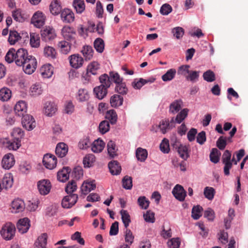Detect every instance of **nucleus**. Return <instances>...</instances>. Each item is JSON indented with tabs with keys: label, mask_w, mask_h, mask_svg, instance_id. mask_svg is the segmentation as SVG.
<instances>
[{
	"label": "nucleus",
	"mask_w": 248,
	"mask_h": 248,
	"mask_svg": "<svg viewBox=\"0 0 248 248\" xmlns=\"http://www.w3.org/2000/svg\"><path fill=\"white\" fill-rule=\"evenodd\" d=\"M105 145L102 140L99 139L95 140L92 144V150L94 153H100L103 150Z\"/></svg>",
	"instance_id": "29"
},
{
	"label": "nucleus",
	"mask_w": 248,
	"mask_h": 248,
	"mask_svg": "<svg viewBox=\"0 0 248 248\" xmlns=\"http://www.w3.org/2000/svg\"><path fill=\"white\" fill-rule=\"evenodd\" d=\"M37 62L35 58L32 56H30L21 66L26 74L31 75L36 70Z\"/></svg>",
	"instance_id": "3"
},
{
	"label": "nucleus",
	"mask_w": 248,
	"mask_h": 248,
	"mask_svg": "<svg viewBox=\"0 0 248 248\" xmlns=\"http://www.w3.org/2000/svg\"><path fill=\"white\" fill-rule=\"evenodd\" d=\"M40 73L44 78H49L53 75V67L50 64H45L41 68Z\"/></svg>",
	"instance_id": "21"
},
{
	"label": "nucleus",
	"mask_w": 248,
	"mask_h": 248,
	"mask_svg": "<svg viewBox=\"0 0 248 248\" xmlns=\"http://www.w3.org/2000/svg\"><path fill=\"white\" fill-rule=\"evenodd\" d=\"M44 54L45 56L50 57L51 58H55L56 52L55 49L49 46H46L44 49Z\"/></svg>",
	"instance_id": "52"
},
{
	"label": "nucleus",
	"mask_w": 248,
	"mask_h": 248,
	"mask_svg": "<svg viewBox=\"0 0 248 248\" xmlns=\"http://www.w3.org/2000/svg\"><path fill=\"white\" fill-rule=\"evenodd\" d=\"M108 168L109 170H121L122 168L120 163L116 160L109 162L108 164Z\"/></svg>",
	"instance_id": "64"
},
{
	"label": "nucleus",
	"mask_w": 248,
	"mask_h": 248,
	"mask_svg": "<svg viewBox=\"0 0 248 248\" xmlns=\"http://www.w3.org/2000/svg\"><path fill=\"white\" fill-rule=\"evenodd\" d=\"M108 89L104 86L99 85L95 87L93 91L96 97L101 100L104 98L107 94Z\"/></svg>",
	"instance_id": "26"
},
{
	"label": "nucleus",
	"mask_w": 248,
	"mask_h": 248,
	"mask_svg": "<svg viewBox=\"0 0 248 248\" xmlns=\"http://www.w3.org/2000/svg\"><path fill=\"white\" fill-rule=\"evenodd\" d=\"M110 126L109 122L107 120L102 121L99 125V130L102 134H105L109 130Z\"/></svg>",
	"instance_id": "58"
},
{
	"label": "nucleus",
	"mask_w": 248,
	"mask_h": 248,
	"mask_svg": "<svg viewBox=\"0 0 248 248\" xmlns=\"http://www.w3.org/2000/svg\"><path fill=\"white\" fill-rule=\"evenodd\" d=\"M172 193L174 197L180 202L184 201L186 195L184 187L180 185H176L174 186Z\"/></svg>",
	"instance_id": "11"
},
{
	"label": "nucleus",
	"mask_w": 248,
	"mask_h": 248,
	"mask_svg": "<svg viewBox=\"0 0 248 248\" xmlns=\"http://www.w3.org/2000/svg\"><path fill=\"white\" fill-rule=\"evenodd\" d=\"M203 79L209 82H211L216 80L215 74L211 70H208L203 74Z\"/></svg>",
	"instance_id": "54"
},
{
	"label": "nucleus",
	"mask_w": 248,
	"mask_h": 248,
	"mask_svg": "<svg viewBox=\"0 0 248 248\" xmlns=\"http://www.w3.org/2000/svg\"><path fill=\"white\" fill-rule=\"evenodd\" d=\"M187 150V147L186 145L180 146L177 149V152L180 156L184 160H186L188 157Z\"/></svg>",
	"instance_id": "63"
},
{
	"label": "nucleus",
	"mask_w": 248,
	"mask_h": 248,
	"mask_svg": "<svg viewBox=\"0 0 248 248\" xmlns=\"http://www.w3.org/2000/svg\"><path fill=\"white\" fill-rule=\"evenodd\" d=\"M99 69V64L96 62H93L90 63L87 69V74L89 75H95L97 74V71Z\"/></svg>",
	"instance_id": "35"
},
{
	"label": "nucleus",
	"mask_w": 248,
	"mask_h": 248,
	"mask_svg": "<svg viewBox=\"0 0 248 248\" xmlns=\"http://www.w3.org/2000/svg\"><path fill=\"white\" fill-rule=\"evenodd\" d=\"M99 81L101 83L100 86H104L106 88H108L111 84V81L110 78V76H108L106 74H103L99 77Z\"/></svg>",
	"instance_id": "40"
},
{
	"label": "nucleus",
	"mask_w": 248,
	"mask_h": 248,
	"mask_svg": "<svg viewBox=\"0 0 248 248\" xmlns=\"http://www.w3.org/2000/svg\"><path fill=\"white\" fill-rule=\"evenodd\" d=\"M86 61H89L92 59L93 55V47L89 45L84 46L81 51Z\"/></svg>",
	"instance_id": "25"
},
{
	"label": "nucleus",
	"mask_w": 248,
	"mask_h": 248,
	"mask_svg": "<svg viewBox=\"0 0 248 248\" xmlns=\"http://www.w3.org/2000/svg\"><path fill=\"white\" fill-rule=\"evenodd\" d=\"M73 6L78 14H82L85 9V4L84 0H74Z\"/></svg>",
	"instance_id": "30"
},
{
	"label": "nucleus",
	"mask_w": 248,
	"mask_h": 248,
	"mask_svg": "<svg viewBox=\"0 0 248 248\" xmlns=\"http://www.w3.org/2000/svg\"><path fill=\"white\" fill-rule=\"evenodd\" d=\"M37 187L41 195H46L50 192L51 185L49 180L43 179L38 181Z\"/></svg>",
	"instance_id": "8"
},
{
	"label": "nucleus",
	"mask_w": 248,
	"mask_h": 248,
	"mask_svg": "<svg viewBox=\"0 0 248 248\" xmlns=\"http://www.w3.org/2000/svg\"><path fill=\"white\" fill-rule=\"evenodd\" d=\"M108 152L109 157H114L117 155V148L116 147L115 143L112 140H109L107 144Z\"/></svg>",
	"instance_id": "37"
},
{
	"label": "nucleus",
	"mask_w": 248,
	"mask_h": 248,
	"mask_svg": "<svg viewBox=\"0 0 248 248\" xmlns=\"http://www.w3.org/2000/svg\"><path fill=\"white\" fill-rule=\"evenodd\" d=\"M47 235L46 233L42 234L38 237L37 240L35 241L34 245L36 248H46L47 244Z\"/></svg>",
	"instance_id": "28"
},
{
	"label": "nucleus",
	"mask_w": 248,
	"mask_h": 248,
	"mask_svg": "<svg viewBox=\"0 0 248 248\" xmlns=\"http://www.w3.org/2000/svg\"><path fill=\"white\" fill-rule=\"evenodd\" d=\"M30 56L25 49L19 48L16 50L10 48L6 54L5 60L9 63L15 62L17 66H21Z\"/></svg>",
	"instance_id": "1"
},
{
	"label": "nucleus",
	"mask_w": 248,
	"mask_h": 248,
	"mask_svg": "<svg viewBox=\"0 0 248 248\" xmlns=\"http://www.w3.org/2000/svg\"><path fill=\"white\" fill-rule=\"evenodd\" d=\"M89 98L88 91L85 89H79L78 92V99L81 102L87 100Z\"/></svg>",
	"instance_id": "62"
},
{
	"label": "nucleus",
	"mask_w": 248,
	"mask_h": 248,
	"mask_svg": "<svg viewBox=\"0 0 248 248\" xmlns=\"http://www.w3.org/2000/svg\"><path fill=\"white\" fill-rule=\"evenodd\" d=\"M62 34L64 39L71 43H76V32L73 27L69 26H64L62 30Z\"/></svg>",
	"instance_id": "4"
},
{
	"label": "nucleus",
	"mask_w": 248,
	"mask_h": 248,
	"mask_svg": "<svg viewBox=\"0 0 248 248\" xmlns=\"http://www.w3.org/2000/svg\"><path fill=\"white\" fill-rule=\"evenodd\" d=\"M71 43L66 41H62L58 43V46L62 53L67 54L71 50Z\"/></svg>",
	"instance_id": "34"
},
{
	"label": "nucleus",
	"mask_w": 248,
	"mask_h": 248,
	"mask_svg": "<svg viewBox=\"0 0 248 248\" xmlns=\"http://www.w3.org/2000/svg\"><path fill=\"white\" fill-rule=\"evenodd\" d=\"M30 44L33 47H37L39 46L40 37L38 34L35 33L31 34Z\"/></svg>",
	"instance_id": "53"
},
{
	"label": "nucleus",
	"mask_w": 248,
	"mask_h": 248,
	"mask_svg": "<svg viewBox=\"0 0 248 248\" xmlns=\"http://www.w3.org/2000/svg\"><path fill=\"white\" fill-rule=\"evenodd\" d=\"M21 39L19 34L16 31H10L8 41L11 45H14Z\"/></svg>",
	"instance_id": "45"
},
{
	"label": "nucleus",
	"mask_w": 248,
	"mask_h": 248,
	"mask_svg": "<svg viewBox=\"0 0 248 248\" xmlns=\"http://www.w3.org/2000/svg\"><path fill=\"white\" fill-rule=\"evenodd\" d=\"M25 207L24 201L21 199H17L12 202L11 210L13 213H18L23 211Z\"/></svg>",
	"instance_id": "14"
},
{
	"label": "nucleus",
	"mask_w": 248,
	"mask_h": 248,
	"mask_svg": "<svg viewBox=\"0 0 248 248\" xmlns=\"http://www.w3.org/2000/svg\"><path fill=\"white\" fill-rule=\"evenodd\" d=\"M105 118L108 120L111 124H115L117 120V115L114 109H110L107 111Z\"/></svg>",
	"instance_id": "38"
},
{
	"label": "nucleus",
	"mask_w": 248,
	"mask_h": 248,
	"mask_svg": "<svg viewBox=\"0 0 248 248\" xmlns=\"http://www.w3.org/2000/svg\"><path fill=\"white\" fill-rule=\"evenodd\" d=\"M57 108L55 105L51 102H47L44 107V113L48 116H51L55 113Z\"/></svg>",
	"instance_id": "24"
},
{
	"label": "nucleus",
	"mask_w": 248,
	"mask_h": 248,
	"mask_svg": "<svg viewBox=\"0 0 248 248\" xmlns=\"http://www.w3.org/2000/svg\"><path fill=\"white\" fill-rule=\"evenodd\" d=\"M124 101L123 97L118 94H114L112 96L110 99V103L112 107L116 108L121 106Z\"/></svg>",
	"instance_id": "31"
},
{
	"label": "nucleus",
	"mask_w": 248,
	"mask_h": 248,
	"mask_svg": "<svg viewBox=\"0 0 248 248\" xmlns=\"http://www.w3.org/2000/svg\"><path fill=\"white\" fill-rule=\"evenodd\" d=\"M184 30L180 27H177L172 29V33L173 36L177 39L181 38L184 34Z\"/></svg>",
	"instance_id": "60"
},
{
	"label": "nucleus",
	"mask_w": 248,
	"mask_h": 248,
	"mask_svg": "<svg viewBox=\"0 0 248 248\" xmlns=\"http://www.w3.org/2000/svg\"><path fill=\"white\" fill-rule=\"evenodd\" d=\"M13 178L11 173L6 174L2 180V187L5 189L11 188L13 185Z\"/></svg>",
	"instance_id": "27"
},
{
	"label": "nucleus",
	"mask_w": 248,
	"mask_h": 248,
	"mask_svg": "<svg viewBox=\"0 0 248 248\" xmlns=\"http://www.w3.org/2000/svg\"><path fill=\"white\" fill-rule=\"evenodd\" d=\"M188 111L189 109L187 108L183 109L175 118V122L180 124L187 117Z\"/></svg>",
	"instance_id": "49"
},
{
	"label": "nucleus",
	"mask_w": 248,
	"mask_h": 248,
	"mask_svg": "<svg viewBox=\"0 0 248 248\" xmlns=\"http://www.w3.org/2000/svg\"><path fill=\"white\" fill-rule=\"evenodd\" d=\"M215 190L214 188L206 186L204 189V195L206 198L212 200L214 197Z\"/></svg>",
	"instance_id": "61"
},
{
	"label": "nucleus",
	"mask_w": 248,
	"mask_h": 248,
	"mask_svg": "<svg viewBox=\"0 0 248 248\" xmlns=\"http://www.w3.org/2000/svg\"><path fill=\"white\" fill-rule=\"evenodd\" d=\"M3 144L4 146L10 150H16L21 146V140H17L14 139L11 140L5 139Z\"/></svg>",
	"instance_id": "20"
},
{
	"label": "nucleus",
	"mask_w": 248,
	"mask_h": 248,
	"mask_svg": "<svg viewBox=\"0 0 248 248\" xmlns=\"http://www.w3.org/2000/svg\"><path fill=\"white\" fill-rule=\"evenodd\" d=\"M176 73V71L175 69H170L162 76V79L164 81H170L175 77Z\"/></svg>",
	"instance_id": "46"
},
{
	"label": "nucleus",
	"mask_w": 248,
	"mask_h": 248,
	"mask_svg": "<svg viewBox=\"0 0 248 248\" xmlns=\"http://www.w3.org/2000/svg\"><path fill=\"white\" fill-rule=\"evenodd\" d=\"M94 47L99 53L103 52L105 47V44L103 40L100 38H96L94 41Z\"/></svg>",
	"instance_id": "47"
},
{
	"label": "nucleus",
	"mask_w": 248,
	"mask_h": 248,
	"mask_svg": "<svg viewBox=\"0 0 248 248\" xmlns=\"http://www.w3.org/2000/svg\"><path fill=\"white\" fill-rule=\"evenodd\" d=\"M94 182L95 180L91 181L90 182H84L80 187L81 194L83 195H87L91 191L94 190L96 187V185Z\"/></svg>",
	"instance_id": "18"
},
{
	"label": "nucleus",
	"mask_w": 248,
	"mask_h": 248,
	"mask_svg": "<svg viewBox=\"0 0 248 248\" xmlns=\"http://www.w3.org/2000/svg\"><path fill=\"white\" fill-rule=\"evenodd\" d=\"M136 156L139 161L144 162L147 157L148 152L145 149L139 147L136 150Z\"/></svg>",
	"instance_id": "32"
},
{
	"label": "nucleus",
	"mask_w": 248,
	"mask_h": 248,
	"mask_svg": "<svg viewBox=\"0 0 248 248\" xmlns=\"http://www.w3.org/2000/svg\"><path fill=\"white\" fill-rule=\"evenodd\" d=\"M15 232V225L11 222H7L2 226L0 231V234L5 240H10L14 237Z\"/></svg>",
	"instance_id": "2"
},
{
	"label": "nucleus",
	"mask_w": 248,
	"mask_h": 248,
	"mask_svg": "<svg viewBox=\"0 0 248 248\" xmlns=\"http://www.w3.org/2000/svg\"><path fill=\"white\" fill-rule=\"evenodd\" d=\"M70 65L75 69H78L83 65V58L79 54H73L68 58Z\"/></svg>",
	"instance_id": "10"
},
{
	"label": "nucleus",
	"mask_w": 248,
	"mask_h": 248,
	"mask_svg": "<svg viewBox=\"0 0 248 248\" xmlns=\"http://www.w3.org/2000/svg\"><path fill=\"white\" fill-rule=\"evenodd\" d=\"M62 21L65 23H71L74 21L75 16L72 11L69 9H64L61 13Z\"/></svg>",
	"instance_id": "16"
},
{
	"label": "nucleus",
	"mask_w": 248,
	"mask_h": 248,
	"mask_svg": "<svg viewBox=\"0 0 248 248\" xmlns=\"http://www.w3.org/2000/svg\"><path fill=\"white\" fill-rule=\"evenodd\" d=\"M182 103L181 100H177L173 102L170 106V112L173 114L177 113L181 109Z\"/></svg>",
	"instance_id": "36"
},
{
	"label": "nucleus",
	"mask_w": 248,
	"mask_h": 248,
	"mask_svg": "<svg viewBox=\"0 0 248 248\" xmlns=\"http://www.w3.org/2000/svg\"><path fill=\"white\" fill-rule=\"evenodd\" d=\"M68 152V146L63 142L58 143L56 147V154L60 157H63L66 155Z\"/></svg>",
	"instance_id": "22"
},
{
	"label": "nucleus",
	"mask_w": 248,
	"mask_h": 248,
	"mask_svg": "<svg viewBox=\"0 0 248 248\" xmlns=\"http://www.w3.org/2000/svg\"><path fill=\"white\" fill-rule=\"evenodd\" d=\"M41 35L42 40L46 42L53 39L56 36V34L54 30L49 27L42 30Z\"/></svg>",
	"instance_id": "17"
},
{
	"label": "nucleus",
	"mask_w": 248,
	"mask_h": 248,
	"mask_svg": "<svg viewBox=\"0 0 248 248\" xmlns=\"http://www.w3.org/2000/svg\"><path fill=\"white\" fill-rule=\"evenodd\" d=\"M78 198L77 194H69L62 199V206L64 208H70L77 203Z\"/></svg>",
	"instance_id": "5"
},
{
	"label": "nucleus",
	"mask_w": 248,
	"mask_h": 248,
	"mask_svg": "<svg viewBox=\"0 0 248 248\" xmlns=\"http://www.w3.org/2000/svg\"><path fill=\"white\" fill-rule=\"evenodd\" d=\"M222 161L224 165L223 170H229L233 163L231 159V153L229 150H226L222 156Z\"/></svg>",
	"instance_id": "15"
},
{
	"label": "nucleus",
	"mask_w": 248,
	"mask_h": 248,
	"mask_svg": "<svg viewBox=\"0 0 248 248\" xmlns=\"http://www.w3.org/2000/svg\"><path fill=\"white\" fill-rule=\"evenodd\" d=\"M77 189V186L76 182L74 180H72L67 184L65 190L67 194H73V193L75 192Z\"/></svg>",
	"instance_id": "55"
},
{
	"label": "nucleus",
	"mask_w": 248,
	"mask_h": 248,
	"mask_svg": "<svg viewBox=\"0 0 248 248\" xmlns=\"http://www.w3.org/2000/svg\"><path fill=\"white\" fill-rule=\"evenodd\" d=\"M22 124L23 127L28 131L32 130L36 126V122L33 117L28 114L22 116Z\"/></svg>",
	"instance_id": "9"
},
{
	"label": "nucleus",
	"mask_w": 248,
	"mask_h": 248,
	"mask_svg": "<svg viewBox=\"0 0 248 248\" xmlns=\"http://www.w3.org/2000/svg\"><path fill=\"white\" fill-rule=\"evenodd\" d=\"M49 10L53 15L59 14L62 11L60 2L57 0L52 1L49 5Z\"/></svg>",
	"instance_id": "23"
},
{
	"label": "nucleus",
	"mask_w": 248,
	"mask_h": 248,
	"mask_svg": "<svg viewBox=\"0 0 248 248\" xmlns=\"http://www.w3.org/2000/svg\"><path fill=\"white\" fill-rule=\"evenodd\" d=\"M122 219L125 228H127L131 222L130 217L126 210H122L120 211Z\"/></svg>",
	"instance_id": "48"
},
{
	"label": "nucleus",
	"mask_w": 248,
	"mask_h": 248,
	"mask_svg": "<svg viewBox=\"0 0 248 248\" xmlns=\"http://www.w3.org/2000/svg\"><path fill=\"white\" fill-rule=\"evenodd\" d=\"M42 89L39 84H34L30 88V94L32 96H38L42 93Z\"/></svg>",
	"instance_id": "50"
},
{
	"label": "nucleus",
	"mask_w": 248,
	"mask_h": 248,
	"mask_svg": "<svg viewBox=\"0 0 248 248\" xmlns=\"http://www.w3.org/2000/svg\"><path fill=\"white\" fill-rule=\"evenodd\" d=\"M24 135V131L19 127L14 128L11 134L12 139H15L17 140H21V139L23 137Z\"/></svg>",
	"instance_id": "43"
},
{
	"label": "nucleus",
	"mask_w": 248,
	"mask_h": 248,
	"mask_svg": "<svg viewBox=\"0 0 248 248\" xmlns=\"http://www.w3.org/2000/svg\"><path fill=\"white\" fill-rule=\"evenodd\" d=\"M115 91L119 93L124 95L126 94L128 91V89L126 87L125 83L123 81L116 84Z\"/></svg>",
	"instance_id": "56"
},
{
	"label": "nucleus",
	"mask_w": 248,
	"mask_h": 248,
	"mask_svg": "<svg viewBox=\"0 0 248 248\" xmlns=\"http://www.w3.org/2000/svg\"><path fill=\"white\" fill-rule=\"evenodd\" d=\"M43 163L47 169L52 170L56 166L57 159L54 155L46 154L44 156Z\"/></svg>",
	"instance_id": "7"
},
{
	"label": "nucleus",
	"mask_w": 248,
	"mask_h": 248,
	"mask_svg": "<svg viewBox=\"0 0 248 248\" xmlns=\"http://www.w3.org/2000/svg\"><path fill=\"white\" fill-rule=\"evenodd\" d=\"M123 186L126 189H131L132 187V178L128 175L125 176L123 180Z\"/></svg>",
	"instance_id": "57"
},
{
	"label": "nucleus",
	"mask_w": 248,
	"mask_h": 248,
	"mask_svg": "<svg viewBox=\"0 0 248 248\" xmlns=\"http://www.w3.org/2000/svg\"><path fill=\"white\" fill-rule=\"evenodd\" d=\"M174 126V125H170L169 121L167 120H162L158 125V127L163 134H165Z\"/></svg>",
	"instance_id": "41"
},
{
	"label": "nucleus",
	"mask_w": 248,
	"mask_h": 248,
	"mask_svg": "<svg viewBox=\"0 0 248 248\" xmlns=\"http://www.w3.org/2000/svg\"><path fill=\"white\" fill-rule=\"evenodd\" d=\"M71 171H58L57 179L61 182H66L69 178Z\"/></svg>",
	"instance_id": "59"
},
{
	"label": "nucleus",
	"mask_w": 248,
	"mask_h": 248,
	"mask_svg": "<svg viewBox=\"0 0 248 248\" xmlns=\"http://www.w3.org/2000/svg\"><path fill=\"white\" fill-rule=\"evenodd\" d=\"M30 221L27 217L20 219L17 223L16 227L19 232L24 233L27 232L30 227Z\"/></svg>",
	"instance_id": "13"
},
{
	"label": "nucleus",
	"mask_w": 248,
	"mask_h": 248,
	"mask_svg": "<svg viewBox=\"0 0 248 248\" xmlns=\"http://www.w3.org/2000/svg\"><path fill=\"white\" fill-rule=\"evenodd\" d=\"M11 95L12 92L9 88L4 87L0 90V100L7 101L11 98Z\"/></svg>",
	"instance_id": "33"
},
{
	"label": "nucleus",
	"mask_w": 248,
	"mask_h": 248,
	"mask_svg": "<svg viewBox=\"0 0 248 248\" xmlns=\"http://www.w3.org/2000/svg\"><path fill=\"white\" fill-rule=\"evenodd\" d=\"M27 110V104L24 101H19L15 106L14 110L16 114L18 116L22 117L25 115Z\"/></svg>",
	"instance_id": "12"
},
{
	"label": "nucleus",
	"mask_w": 248,
	"mask_h": 248,
	"mask_svg": "<svg viewBox=\"0 0 248 248\" xmlns=\"http://www.w3.org/2000/svg\"><path fill=\"white\" fill-rule=\"evenodd\" d=\"M46 16L43 12L38 11L33 15L31 22L36 27L40 28L45 23Z\"/></svg>",
	"instance_id": "6"
},
{
	"label": "nucleus",
	"mask_w": 248,
	"mask_h": 248,
	"mask_svg": "<svg viewBox=\"0 0 248 248\" xmlns=\"http://www.w3.org/2000/svg\"><path fill=\"white\" fill-rule=\"evenodd\" d=\"M153 80H147L142 78H140L139 80L135 79L132 82V86L135 89H140L143 85L149 82H153Z\"/></svg>",
	"instance_id": "39"
},
{
	"label": "nucleus",
	"mask_w": 248,
	"mask_h": 248,
	"mask_svg": "<svg viewBox=\"0 0 248 248\" xmlns=\"http://www.w3.org/2000/svg\"><path fill=\"white\" fill-rule=\"evenodd\" d=\"M15 164V159L13 155L10 154L6 155L3 157L1 164L3 168L9 170Z\"/></svg>",
	"instance_id": "19"
},
{
	"label": "nucleus",
	"mask_w": 248,
	"mask_h": 248,
	"mask_svg": "<svg viewBox=\"0 0 248 248\" xmlns=\"http://www.w3.org/2000/svg\"><path fill=\"white\" fill-rule=\"evenodd\" d=\"M221 154L217 148H213L210 154V159L211 162L217 163L219 161Z\"/></svg>",
	"instance_id": "51"
},
{
	"label": "nucleus",
	"mask_w": 248,
	"mask_h": 248,
	"mask_svg": "<svg viewBox=\"0 0 248 248\" xmlns=\"http://www.w3.org/2000/svg\"><path fill=\"white\" fill-rule=\"evenodd\" d=\"M12 16L15 20L19 22H24L26 18L19 9H16L12 12Z\"/></svg>",
	"instance_id": "42"
},
{
	"label": "nucleus",
	"mask_w": 248,
	"mask_h": 248,
	"mask_svg": "<svg viewBox=\"0 0 248 248\" xmlns=\"http://www.w3.org/2000/svg\"><path fill=\"white\" fill-rule=\"evenodd\" d=\"M203 208L200 205L194 206L192 209L191 217L196 220L198 219L202 215Z\"/></svg>",
	"instance_id": "44"
}]
</instances>
